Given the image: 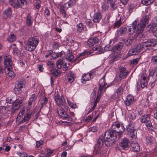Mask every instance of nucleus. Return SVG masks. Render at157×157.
I'll return each mask as SVG.
<instances>
[{
    "instance_id": "nucleus-8",
    "label": "nucleus",
    "mask_w": 157,
    "mask_h": 157,
    "mask_svg": "<svg viewBox=\"0 0 157 157\" xmlns=\"http://www.w3.org/2000/svg\"><path fill=\"white\" fill-rule=\"evenodd\" d=\"M24 81L20 80L17 82L14 88V91L16 94H19L20 90H21L25 86Z\"/></svg>"
},
{
    "instance_id": "nucleus-23",
    "label": "nucleus",
    "mask_w": 157,
    "mask_h": 157,
    "mask_svg": "<svg viewBox=\"0 0 157 157\" xmlns=\"http://www.w3.org/2000/svg\"><path fill=\"white\" fill-rule=\"evenodd\" d=\"M156 44V41L153 39H150L148 40V49H149V47H154Z\"/></svg>"
},
{
    "instance_id": "nucleus-56",
    "label": "nucleus",
    "mask_w": 157,
    "mask_h": 157,
    "mask_svg": "<svg viewBox=\"0 0 157 157\" xmlns=\"http://www.w3.org/2000/svg\"><path fill=\"white\" fill-rule=\"evenodd\" d=\"M97 128L96 126H93L90 129V131H92L93 132H96L97 131Z\"/></svg>"
},
{
    "instance_id": "nucleus-43",
    "label": "nucleus",
    "mask_w": 157,
    "mask_h": 157,
    "mask_svg": "<svg viewBox=\"0 0 157 157\" xmlns=\"http://www.w3.org/2000/svg\"><path fill=\"white\" fill-rule=\"evenodd\" d=\"M41 2L40 0H36V9H39L40 7V5Z\"/></svg>"
},
{
    "instance_id": "nucleus-30",
    "label": "nucleus",
    "mask_w": 157,
    "mask_h": 157,
    "mask_svg": "<svg viewBox=\"0 0 157 157\" xmlns=\"http://www.w3.org/2000/svg\"><path fill=\"white\" fill-rule=\"evenodd\" d=\"M75 78V75L74 74L72 73H71L70 75L68 77V81L70 83L73 82Z\"/></svg>"
},
{
    "instance_id": "nucleus-48",
    "label": "nucleus",
    "mask_w": 157,
    "mask_h": 157,
    "mask_svg": "<svg viewBox=\"0 0 157 157\" xmlns=\"http://www.w3.org/2000/svg\"><path fill=\"white\" fill-rule=\"evenodd\" d=\"M28 111L27 113H25V115L24 118H30L31 117H32V114H33L34 113L32 112V113L31 112H29L28 113Z\"/></svg>"
},
{
    "instance_id": "nucleus-17",
    "label": "nucleus",
    "mask_w": 157,
    "mask_h": 157,
    "mask_svg": "<svg viewBox=\"0 0 157 157\" xmlns=\"http://www.w3.org/2000/svg\"><path fill=\"white\" fill-rule=\"evenodd\" d=\"M101 13L97 12L95 13L94 15L93 21L94 22H98L101 20Z\"/></svg>"
},
{
    "instance_id": "nucleus-45",
    "label": "nucleus",
    "mask_w": 157,
    "mask_h": 157,
    "mask_svg": "<svg viewBox=\"0 0 157 157\" xmlns=\"http://www.w3.org/2000/svg\"><path fill=\"white\" fill-rule=\"evenodd\" d=\"M151 62L154 64L157 63V56H153L151 58Z\"/></svg>"
},
{
    "instance_id": "nucleus-54",
    "label": "nucleus",
    "mask_w": 157,
    "mask_h": 157,
    "mask_svg": "<svg viewBox=\"0 0 157 157\" xmlns=\"http://www.w3.org/2000/svg\"><path fill=\"white\" fill-rule=\"evenodd\" d=\"M86 53V52H83L82 53L78 55L77 56L76 59H78L80 57H81L82 56H85Z\"/></svg>"
},
{
    "instance_id": "nucleus-28",
    "label": "nucleus",
    "mask_w": 157,
    "mask_h": 157,
    "mask_svg": "<svg viewBox=\"0 0 157 157\" xmlns=\"http://www.w3.org/2000/svg\"><path fill=\"white\" fill-rule=\"evenodd\" d=\"M77 31L79 32H81L84 29V26L82 23H79L77 25Z\"/></svg>"
},
{
    "instance_id": "nucleus-33",
    "label": "nucleus",
    "mask_w": 157,
    "mask_h": 157,
    "mask_svg": "<svg viewBox=\"0 0 157 157\" xmlns=\"http://www.w3.org/2000/svg\"><path fill=\"white\" fill-rule=\"evenodd\" d=\"M53 151L49 149L47 150V152L45 154V157H50L51 156Z\"/></svg>"
},
{
    "instance_id": "nucleus-25",
    "label": "nucleus",
    "mask_w": 157,
    "mask_h": 157,
    "mask_svg": "<svg viewBox=\"0 0 157 157\" xmlns=\"http://www.w3.org/2000/svg\"><path fill=\"white\" fill-rule=\"evenodd\" d=\"M32 17L29 14H28L26 19V24L28 26H30L32 24L33 21L32 20Z\"/></svg>"
},
{
    "instance_id": "nucleus-62",
    "label": "nucleus",
    "mask_w": 157,
    "mask_h": 157,
    "mask_svg": "<svg viewBox=\"0 0 157 157\" xmlns=\"http://www.w3.org/2000/svg\"><path fill=\"white\" fill-rule=\"evenodd\" d=\"M128 1V0H121V2L124 5L126 4Z\"/></svg>"
},
{
    "instance_id": "nucleus-22",
    "label": "nucleus",
    "mask_w": 157,
    "mask_h": 157,
    "mask_svg": "<svg viewBox=\"0 0 157 157\" xmlns=\"http://www.w3.org/2000/svg\"><path fill=\"white\" fill-rule=\"evenodd\" d=\"M127 30V28L125 27L121 28L118 31V36H122L125 34Z\"/></svg>"
},
{
    "instance_id": "nucleus-4",
    "label": "nucleus",
    "mask_w": 157,
    "mask_h": 157,
    "mask_svg": "<svg viewBox=\"0 0 157 157\" xmlns=\"http://www.w3.org/2000/svg\"><path fill=\"white\" fill-rule=\"evenodd\" d=\"M146 48L147 49V45L146 42H144L139 44L136 46L129 50L128 52L129 56L135 55L137 54L141 51L143 48Z\"/></svg>"
},
{
    "instance_id": "nucleus-58",
    "label": "nucleus",
    "mask_w": 157,
    "mask_h": 157,
    "mask_svg": "<svg viewBox=\"0 0 157 157\" xmlns=\"http://www.w3.org/2000/svg\"><path fill=\"white\" fill-rule=\"evenodd\" d=\"M60 13H62L64 17H65L66 16V13L65 10L63 9H61L60 10Z\"/></svg>"
},
{
    "instance_id": "nucleus-57",
    "label": "nucleus",
    "mask_w": 157,
    "mask_h": 157,
    "mask_svg": "<svg viewBox=\"0 0 157 157\" xmlns=\"http://www.w3.org/2000/svg\"><path fill=\"white\" fill-rule=\"evenodd\" d=\"M58 113L59 114L60 117H61L62 118H67L66 117L63 116L64 115L65 113H66L65 112L60 111L59 113V111L58 112Z\"/></svg>"
},
{
    "instance_id": "nucleus-61",
    "label": "nucleus",
    "mask_w": 157,
    "mask_h": 157,
    "mask_svg": "<svg viewBox=\"0 0 157 157\" xmlns=\"http://www.w3.org/2000/svg\"><path fill=\"white\" fill-rule=\"evenodd\" d=\"M91 38L92 39L93 42L94 44L97 43L99 41V40L96 37Z\"/></svg>"
},
{
    "instance_id": "nucleus-53",
    "label": "nucleus",
    "mask_w": 157,
    "mask_h": 157,
    "mask_svg": "<svg viewBox=\"0 0 157 157\" xmlns=\"http://www.w3.org/2000/svg\"><path fill=\"white\" fill-rule=\"evenodd\" d=\"M71 7L68 2L65 3L63 6V7L65 9H67L69 7Z\"/></svg>"
},
{
    "instance_id": "nucleus-40",
    "label": "nucleus",
    "mask_w": 157,
    "mask_h": 157,
    "mask_svg": "<svg viewBox=\"0 0 157 157\" xmlns=\"http://www.w3.org/2000/svg\"><path fill=\"white\" fill-rule=\"evenodd\" d=\"M123 46V43H119L118 44L116 45L115 48L116 50H120L121 49Z\"/></svg>"
},
{
    "instance_id": "nucleus-26",
    "label": "nucleus",
    "mask_w": 157,
    "mask_h": 157,
    "mask_svg": "<svg viewBox=\"0 0 157 157\" xmlns=\"http://www.w3.org/2000/svg\"><path fill=\"white\" fill-rule=\"evenodd\" d=\"M127 129L129 133L132 132L135 130L133 124L131 123H130L127 126Z\"/></svg>"
},
{
    "instance_id": "nucleus-47",
    "label": "nucleus",
    "mask_w": 157,
    "mask_h": 157,
    "mask_svg": "<svg viewBox=\"0 0 157 157\" xmlns=\"http://www.w3.org/2000/svg\"><path fill=\"white\" fill-rule=\"evenodd\" d=\"M76 0H70L68 2L71 7L75 6L76 4Z\"/></svg>"
},
{
    "instance_id": "nucleus-41",
    "label": "nucleus",
    "mask_w": 157,
    "mask_h": 157,
    "mask_svg": "<svg viewBox=\"0 0 157 157\" xmlns=\"http://www.w3.org/2000/svg\"><path fill=\"white\" fill-rule=\"evenodd\" d=\"M62 60H58L56 62V64L57 67L59 69H61L62 67Z\"/></svg>"
},
{
    "instance_id": "nucleus-44",
    "label": "nucleus",
    "mask_w": 157,
    "mask_h": 157,
    "mask_svg": "<svg viewBox=\"0 0 157 157\" xmlns=\"http://www.w3.org/2000/svg\"><path fill=\"white\" fill-rule=\"evenodd\" d=\"M17 154L21 157H27V154L25 152L17 153Z\"/></svg>"
},
{
    "instance_id": "nucleus-21",
    "label": "nucleus",
    "mask_w": 157,
    "mask_h": 157,
    "mask_svg": "<svg viewBox=\"0 0 157 157\" xmlns=\"http://www.w3.org/2000/svg\"><path fill=\"white\" fill-rule=\"evenodd\" d=\"M30 110H27L26 107L25 106L22 110L21 112H20L18 115L17 118L21 117L23 116L24 115H25V113H27V112Z\"/></svg>"
},
{
    "instance_id": "nucleus-31",
    "label": "nucleus",
    "mask_w": 157,
    "mask_h": 157,
    "mask_svg": "<svg viewBox=\"0 0 157 157\" xmlns=\"http://www.w3.org/2000/svg\"><path fill=\"white\" fill-rule=\"evenodd\" d=\"M51 73L56 76H57L60 73V72L56 69L52 70L51 71Z\"/></svg>"
},
{
    "instance_id": "nucleus-2",
    "label": "nucleus",
    "mask_w": 157,
    "mask_h": 157,
    "mask_svg": "<svg viewBox=\"0 0 157 157\" xmlns=\"http://www.w3.org/2000/svg\"><path fill=\"white\" fill-rule=\"evenodd\" d=\"M147 23V18L146 16L143 17L140 23L138 20L134 21L130 26H128V32L129 34H132L136 31L137 34L142 33Z\"/></svg>"
},
{
    "instance_id": "nucleus-1",
    "label": "nucleus",
    "mask_w": 157,
    "mask_h": 157,
    "mask_svg": "<svg viewBox=\"0 0 157 157\" xmlns=\"http://www.w3.org/2000/svg\"><path fill=\"white\" fill-rule=\"evenodd\" d=\"M115 127H116L117 130L116 129L113 131H107L104 135V137L103 135L102 136L98 139L97 143L94 147V154L96 155L101 153L102 149V147L104 141H105V145L108 146H109L114 144L116 140L117 136L119 138L121 136L122 134L125 129L124 125L118 122H116L113 124L112 128L114 129Z\"/></svg>"
},
{
    "instance_id": "nucleus-39",
    "label": "nucleus",
    "mask_w": 157,
    "mask_h": 157,
    "mask_svg": "<svg viewBox=\"0 0 157 157\" xmlns=\"http://www.w3.org/2000/svg\"><path fill=\"white\" fill-rule=\"evenodd\" d=\"M132 42V39H129L126 40L125 42V44L126 46H129L131 45Z\"/></svg>"
},
{
    "instance_id": "nucleus-18",
    "label": "nucleus",
    "mask_w": 157,
    "mask_h": 157,
    "mask_svg": "<svg viewBox=\"0 0 157 157\" xmlns=\"http://www.w3.org/2000/svg\"><path fill=\"white\" fill-rule=\"evenodd\" d=\"M11 67H8L5 68V73L7 75L12 78L14 77L15 75V74L13 71L11 70Z\"/></svg>"
},
{
    "instance_id": "nucleus-50",
    "label": "nucleus",
    "mask_w": 157,
    "mask_h": 157,
    "mask_svg": "<svg viewBox=\"0 0 157 157\" xmlns=\"http://www.w3.org/2000/svg\"><path fill=\"white\" fill-rule=\"evenodd\" d=\"M116 5L114 2H111L110 6V7L112 10H113L116 7Z\"/></svg>"
},
{
    "instance_id": "nucleus-52",
    "label": "nucleus",
    "mask_w": 157,
    "mask_h": 157,
    "mask_svg": "<svg viewBox=\"0 0 157 157\" xmlns=\"http://www.w3.org/2000/svg\"><path fill=\"white\" fill-rule=\"evenodd\" d=\"M64 53V52L63 51H62L61 52L57 53L56 54V56L55 57V58H57L59 57H62L63 55V54Z\"/></svg>"
},
{
    "instance_id": "nucleus-27",
    "label": "nucleus",
    "mask_w": 157,
    "mask_h": 157,
    "mask_svg": "<svg viewBox=\"0 0 157 157\" xmlns=\"http://www.w3.org/2000/svg\"><path fill=\"white\" fill-rule=\"evenodd\" d=\"M150 32H151L154 36L157 37V27L154 28L153 29L149 28L148 29Z\"/></svg>"
},
{
    "instance_id": "nucleus-64",
    "label": "nucleus",
    "mask_w": 157,
    "mask_h": 157,
    "mask_svg": "<svg viewBox=\"0 0 157 157\" xmlns=\"http://www.w3.org/2000/svg\"><path fill=\"white\" fill-rule=\"evenodd\" d=\"M98 103V102H96L95 101L94 102V105L93 106L92 108L91 109V111L93 110L95 108L96 106V105H97V104Z\"/></svg>"
},
{
    "instance_id": "nucleus-55",
    "label": "nucleus",
    "mask_w": 157,
    "mask_h": 157,
    "mask_svg": "<svg viewBox=\"0 0 157 157\" xmlns=\"http://www.w3.org/2000/svg\"><path fill=\"white\" fill-rule=\"evenodd\" d=\"M6 101L7 103H9L10 104H11L12 102H13H13L12 101V98L11 97H9L7 98Z\"/></svg>"
},
{
    "instance_id": "nucleus-10",
    "label": "nucleus",
    "mask_w": 157,
    "mask_h": 157,
    "mask_svg": "<svg viewBox=\"0 0 157 157\" xmlns=\"http://www.w3.org/2000/svg\"><path fill=\"white\" fill-rule=\"evenodd\" d=\"M106 85L107 84L105 82V76H104L99 81V87L98 94H100L102 92L103 89L106 86Z\"/></svg>"
},
{
    "instance_id": "nucleus-15",
    "label": "nucleus",
    "mask_w": 157,
    "mask_h": 157,
    "mask_svg": "<svg viewBox=\"0 0 157 157\" xmlns=\"http://www.w3.org/2000/svg\"><path fill=\"white\" fill-rule=\"evenodd\" d=\"M129 143V141L128 139L124 138L122 140L119 145L121 147L124 149L128 147Z\"/></svg>"
},
{
    "instance_id": "nucleus-19",
    "label": "nucleus",
    "mask_w": 157,
    "mask_h": 157,
    "mask_svg": "<svg viewBox=\"0 0 157 157\" xmlns=\"http://www.w3.org/2000/svg\"><path fill=\"white\" fill-rule=\"evenodd\" d=\"M151 25H148V29L149 28L153 29L157 27V17H154L151 21Z\"/></svg>"
},
{
    "instance_id": "nucleus-38",
    "label": "nucleus",
    "mask_w": 157,
    "mask_h": 157,
    "mask_svg": "<svg viewBox=\"0 0 157 157\" xmlns=\"http://www.w3.org/2000/svg\"><path fill=\"white\" fill-rule=\"evenodd\" d=\"M93 49L94 51H98V54L102 53L103 51L102 49H101L100 47H94L93 48Z\"/></svg>"
},
{
    "instance_id": "nucleus-60",
    "label": "nucleus",
    "mask_w": 157,
    "mask_h": 157,
    "mask_svg": "<svg viewBox=\"0 0 157 157\" xmlns=\"http://www.w3.org/2000/svg\"><path fill=\"white\" fill-rule=\"evenodd\" d=\"M149 76H153L155 72V71L154 70H153L152 69H150L149 71Z\"/></svg>"
},
{
    "instance_id": "nucleus-9",
    "label": "nucleus",
    "mask_w": 157,
    "mask_h": 157,
    "mask_svg": "<svg viewBox=\"0 0 157 157\" xmlns=\"http://www.w3.org/2000/svg\"><path fill=\"white\" fill-rule=\"evenodd\" d=\"M119 80H121L122 78H124L126 77L128 72L124 67L122 66H121L119 67Z\"/></svg>"
},
{
    "instance_id": "nucleus-29",
    "label": "nucleus",
    "mask_w": 157,
    "mask_h": 157,
    "mask_svg": "<svg viewBox=\"0 0 157 157\" xmlns=\"http://www.w3.org/2000/svg\"><path fill=\"white\" fill-rule=\"evenodd\" d=\"M16 40V36L13 34H11L9 36L8 39V41L9 42H12L15 41Z\"/></svg>"
},
{
    "instance_id": "nucleus-7",
    "label": "nucleus",
    "mask_w": 157,
    "mask_h": 157,
    "mask_svg": "<svg viewBox=\"0 0 157 157\" xmlns=\"http://www.w3.org/2000/svg\"><path fill=\"white\" fill-rule=\"evenodd\" d=\"M36 98V96L34 94H32L30 96L28 101V104L25 106L27 110H30L33 105H34L35 104Z\"/></svg>"
},
{
    "instance_id": "nucleus-63",
    "label": "nucleus",
    "mask_w": 157,
    "mask_h": 157,
    "mask_svg": "<svg viewBox=\"0 0 157 157\" xmlns=\"http://www.w3.org/2000/svg\"><path fill=\"white\" fill-rule=\"evenodd\" d=\"M142 3L144 5H147V0H142Z\"/></svg>"
},
{
    "instance_id": "nucleus-37",
    "label": "nucleus",
    "mask_w": 157,
    "mask_h": 157,
    "mask_svg": "<svg viewBox=\"0 0 157 157\" xmlns=\"http://www.w3.org/2000/svg\"><path fill=\"white\" fill-rule=\"evenodd\" d=\"M66 58L70 61H72L73 59L74 56L73 55L69 53L66 56Z\"/></svg>"
},
{
    "instance_id": "nucleus-11",
    "label": "nucleus",
    "mask_w": 157,
    "mask_h": 157,
    "mask_svg": "<svg viewBox=\"0 0 157 157\" xmlns=\"http://www.w3.org/2000/svg\"><path fill=\"white\" fill-rule=\"evenodd\" d=\"M4 63L5 68H8V67H11L13 63L10 56H5Z\"/></svg>"
},
{
    "instance_id": "nucleus-6",
    "label": "nucleus",
    "mask_w": 157,
    "mask_h": 157,
    "mask_svg": "<svg viewBox=\"0 0 157 157\" xmlns=\"http://www.w3.org/2000/svg\"><path fill=\"white\" fill-rule=\"evenodd\" d=\"M22 103V100H20L19 99H16L13 103V104L11 105V106H8L7 105L6 107V108L9 110V107H10V108L11 109L12 112V113H14L15 111L18 109L20 106L21 105Z\"/></svg>"
},
{
    "instance_id": "nucleus-24",
    "label": "nucleus",
    "mask_w": 157,
    "mask_h": 157,
    "mask_svg": "<svg viewBox=\"0 0 157 157\" xmlns=\"http://www.w3.org/2000/svg\"><path fill=\"white\" fill-rule=\"evenodd\" d=\"M131 147H132V150L135 151H138L140 150V148L139 144L137 143L134 144H132Z\"/></svg>"
},
{
    "instance_id": "nucleus-13",
    "label": "nucleus",
    "mask_w": 157,
    "mask_h": 157,
    "mask_svg": "<svg viewBox=\"0 0 157 157\" xmlns=\"http://www.w3.org/2000/svg\"><path fill=\"white\" fill-rule=\"evenodd\" d=\"M55 100L57 104L59 105H61L63 104L64 98L63 96H60V95L57 94L55 98Z\"/></svg>"
},
{
    "instance_id": "nucleus-20",
    "label": "nucleus",
    "mask_w": 157,
    "mask_h": 157,
    "mask_svg": "<svg viewBox=\"0 0 157 157\" xmlns=\"http://www.w3.org/2000/svg\"><path fill=\"white\" fill-rule=\"evenodd\" d=\"M3 14L5 17H9L11 16L12 14V10L10 8H8L4 11Z\"/></svg>"
},
{
    "instance_id": "nucleus-35",
    "label": "nucleus",
    "mask_w": 157,
    "mask_h": 157,
    "mask_svg": "<svg viewBox=\"0 0 157 157\" xmlns=\"http://www.w3.org/2000/svg\"><path fill=\"white\" fill-rule=\"evenodd\" d=\"M132 139H135L137 138V132L135 131L129 133Z\"/></svg>"
},
{
    "instance_id": "nucleus-36",
    "label": "nucleus",
    "mask_w": 157,
    "mask_h": 157,
    "mask_svg": "<svg viewBox=\"0 0 157 157\" xmlns=\"http://www.w3.org/2000/svg\"><path fill=\"white\" fill-rule=\"evenodd\" d=\"M123 91L122 87L120 86L116 90V92L118 95H120L122 93Z\"/></svg>"
},
{
    "instance_id": "nucleus-34",
    "label": "nucleus",
    "mask_w": 157,
    "mask_h": 157,
    "mask_svg": "<svg viewBox=\"0 0 157 157\" xmlns=\"http://www.w3.org/2000/svg\"><path fill=\"white\" fill-rule=\"evenodd\" d=\"M122 23L121 22V19L120 18V19L117 21L114 24V25L113 26V28H117L120 27L121 25L122 24Z\"/></svg>"
},
{
    "instance_id": "nucleus-14",
    "label": "nucleus",
    "mask_w": 157,
    "mask_h": 157,
    "mask_svg": "<svg viewBox=\"0 0 157 157\" xmlns=\"http://www.w3.org/2000/svg\"><path fill=\"white\" fill-rule=\"evenodd\" d=\"M134 101V97L131 95H128L124 101V103L127 106H129L132 104Z\"/></svg>"
},
{
    "instance_id": "nucleus-51",
    "label": "nucleus",
    "mask_w": 157,
    "mask_h": 157,
    "mask_svg": "<svg viewBox=\"0 0 157 157\" xmlns=\"http://www.w3.org/2000/svg\"><path fill=\"white\" fill-rule=\"evenodd\" d=\"M139 59L138 58L135 59L131 61L130 63L133 65H136L138 63Z\"/></svg>"
},
{
    "instance_id": "nucleus-46",
    "label": "nucleus",
    "mask_w": 157,
    "mask_h": 157,
    "mask_svg": "<svg viewBox=\"0 0 157 157\" xmlns=\"http://www.w3.org/2000/svg\"><path fill=\"white\" fill-rule=\"evenodd\" d=\"M44 15L45 16H48L50 15V12L48 7H46L44 12Z\"/></svg>"
},
{
    "instance_id": "nucleus-16",
    "label": "nucleus",
    "mask_w": 157,
    "mask_h": 157,
    "mask_svg": "<svg viewBox=\"0 0 157 157\" xmlns=\"http://www.w3.org/2000/svg\"><path fill=\"white\" fill-rule=\"evenodd\" d=\"M92 74L91 73L84 74L82 77L81 81L83 83H85L86 81L90 80L91 79V76Z\"/></svg>"
},
{
    "instance_id": "nucleus-59",
    "label": "nucleus",
    "mask_w": 157,
    "mask_h": 157,
    "mask_svg": "<svg viewBox=\"0 0 157 157\" xmlns=\"http://www.w3.org/2000/svg\"><path fill=\"white\" fill-rule=\"evenodd\" d=\"M43 141L42 140L37 141L36 142V146L37 147H39L43 143Z\"/></svg>"
},
{
    "instance_id": "nucleus-49",
    "label": "nucleus",
    "mask_w": 157,
    "mask_h": 157,
    "mask_svg": "<svg viewBox=\"0 0 157 157\" xmlns=\"http://www.w3.org/2000/svg\"><path fill=\"white\" fill-rule=\"evenodd\" d=\"M87 44L90 47H92L94 45V44L93 42V40L92 39H91V38H90L88 40Z\"/></svg>"
},
{
    "instance_id": "nucleus-42",
    "label": "nucleus",
    "mask_w": 157,
    "mask_h": 157,
    "mask_svg": "<svg viewBox=\"0 0 157 157\" xmlns=\"http://www.w3.org/2000/svg\"><path fill=\"white\" fill-rule=\"evenodd\" d=\"M47 65L51 68H53L54 66V63L51 61H48L47 63Z\"/></svg>"
},
{
    "instance_id": "nucleus-32",
    "label": "nucleus",
    "mask_w": 157,
    "mask_h": 157,
    "mask_svg": "<svg viewBox=\"0 0 157 157\" xmlns=\"http://www.w3.org/2000/svg\"><path fill=\"white\" fill-rule=\"evenodd\" d=\"M67 102L68 105L72 108L75 109L77 107V106L75 104H74L71 102L68 99L67 100Z\"/></svg>"
},
{
    "instance_id": "nucleus-12",
    "label": "nucleus",
    "mask_w": 157,
    "mask_h": 157,
    "mask_svg": "<svg viewBox=\"0 0 157 157\" xmlns=\"http://www.w3.org/2000/svg\"><path fill=\"white\" fill-rule=\"evenodd\" d=\"M147 74L146 73H143L142 75L141 78L140 82L141 87L144 88L147 86Z\"/></svg>"
},
{
    "instance_id": "nucleus-3",
    "label": "nucleus",
    "mask_w": 157,
    "mask_h": 157,
    "mask_svg": "<svg viewBox=\"0 0 157 157\" xmlns=\"http://www.w3.org/2000/svg\"><path fill=\"white\" fill-rule=\"evenodd\" d=\"M39 42L38 39L35 37L29 39L27 45L26 49L29 51H32L35 49Z\"/></svg>"
},
{
    "instance_id": "nucleus-5",
    "label": "nucleus",
    "mask_w": 157,
    "mask_h": 157,
    "mask_svg": "<svg viewBox=\"0 0 157 157\" xmlns=\"http://www.w3.org/2000/svg\"><path fill=\"white\" fill-rule=\"evenodd\" d=\"M9 4L13 7L18 8L27 4V2L26 0H9Z\"/></svg>"
}]
</instances>
